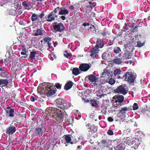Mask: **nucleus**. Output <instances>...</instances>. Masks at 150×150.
I'll return each instance as SVG.
<instances>
[{"label":"nucleus","mask_w":150,"mask_h":150,"mask_svg":"<svg viewBox=\"0 0 150 150\" xmlns=\"http://www.w3.org/2000/svg\"><path fill=\"white\" fill-rule=\"evenodd\" d=\"M90 29H92V31H93V32L94 31H96L95 30V27L94 25H91V26L90 27Z\"/></svg>","instance_id":"54"},{"label":"nucleus","mask_w":150,"mask_h":150,"mask_svg":"<svg viewBox=\"0 0 150 150\" xmlns=\"http://www.w3.org/2000/svg\"><path fill=\"white\" fill-rule=\"evenodd\" d=\"M34 35L35 36L42 35V31L40 29H37L36 31H34Z\"/></svg>","instance_id":"32"},{"label":"nucleus","mask_w":150,"mask_h":150,"mask_svg":"<svg viewBox=\"0 0 150 150\" xmlns=\"http://www.w3.org/2000/svg\"><path fill=\"white\" fill-rule=\"evenodd\" d=\"M147 80L146 79H144L143 80L142 79L140 80V83L143 86H144L147 84Z\"/></svg>","instance_id":"39"},{"label":"nucleus","mask_w":150,"mask_h":150,"mask_svg":"<svg viewBox=\"0 0 150 150\" xmlns=\"http://www.w3.org/2000/svg\"><path fill=\"white\" fill-rule=\"evenodd\" d=\"M52 84L51 83H43L42 86L39 85L37 89L38 92L40 94H45L47 96H51L55 93V91L52 89Z\"/></svg>","instance_id":"1"},{"label":"nucleus","mask_w":150,"mask_h":150,"mask_svg":"<svg viewBox=\"0 0 150 150\" xmlns=\"http://www.w3.org/2000/svg\"><path fill=\"white\" fill-rule=\"evenodd\" d=\"M16 128L15 126L11 124L10 126L7 128L6 133L9 135L12 134L16 131Z\"/></svg>","instance_id":"10"},{"label":"nucleus","mask_w":150,"mask_h":150,"mask_svg":"<svg viewBox=\"0 0 150 150\" xmlns=\"http://www.w3.org/2000/svg\"><path fill=\"white\" fill-rule=\"evenodd\" d=\"M125 72L122 69H120L116 68L115 69L113 72V75L117 79H120V78H118V77L120 76H123Z\"/></svg>","instance_id":"11"},{"label":"nucleus","mask_w":150,"mask_h":150,"mask_svg":"<svg viewBox=\"0 0 150 150\" xmlns=\"http://www.w3.org/2000/svg\"><path fill=\"white\" fill-rule=\"evenodd\" d=\"M148 110V109H147L146 108V109L145 108L143 109L141 111V112L143 114H146L147 111Z\"/></svg>","instance_id":"53"},{"label":"nucleus","mask_w":150,"mask_h":150,"mask_svg":"<svg viewBox=\"0 0 150 150\" xmlns=\"http://www.w3.org/2000/svg\"><path fill=\"white\" fill-rule=\"evenodd\" d=\"M121 51L120 48L119 47H116L114 49V52L115 53H118L121 52Z\"/></svg>","instance_id":"43"},{"label":"nucleus","mask_w":150,"mask_h":150,"mask_svg":"<svg viewBox=\"0 0 150 150\" xmlns=\"http://www.w3.org/2000/svg\"><path fill=\"white\" fill-rule=\"evenodd\" d=\"M90 130H91V132L93 133V132H95L97 131V128L94 125H91Z\"/></svg>","instance_id":"37"},{"label":"nucleus","mask_w":150,"mask_h":150,"mask_svg":"<svg viewBox=\"0 0 150 150\" xmlns=\"http://www.w3.org/2000/svg\"><path fill=\"white\" fill-rule=\"evenodd\" d=\"M108 150H113V148L112 146L111 145H109L107 147Z\"/></svg>","instance_id":"64"},{"label":"nucleus","mask_w":150,"mask_h":150,"mask_svg":"<svg viewBox=\"0 0 150 150\" xmlns=\"http://www.w3.org/2000/svg\"><path fill=\"white\" fill-rule=\"evenodd\" d=\"M62 105L64 106L63 108H61V110L57 109L58 111L60 113H58L59 117L60 118L62 121H63L64 119H66L67 117V115L64 111L65 109H67L69 108L71 105L70 103H65V101L64 102Z\"/></svg>","instance_id":"2"},{"label":"nucleus","mask_w":150,"mask_h":150,"mask_svg":"<svg viewBox=\"0 0 150 150\" xmlns=\"http://www.w3.org/2000/svg\"><path fill=\"white\" fill-rule=\"evenodd\" d=\"M20 47H21L22 48V51L21 52V54L22 55H26V56H24V58H26L27 55H26V48L23 45H22L20 46Z\"/></svg>","instance_id":"31"},{"label":"nucleus","mask_w":150,"mask_h":150,"mask_svg":"<svg viewBox=\"0 0 150 150\" xmlns=\"http://www.w3.org/2000/svg\"><path fill=\"white\" fill-rule=\"evenodd\" d=\"M69 13V11L64 7L60 8V11L59 12V14L60 15H65Z\"/></svg>","instance_id":"20"},{"label":"nucleus","mask_w":150,"mask_h":150,"mask_svg":"<svg viewBox=\"0 0 150 150\" xmlns=\"http://www.w3.org/2000/svg\"><path fill=\"white\" fill-rule=\"evenodd\" d=\"M108 121L110 122H112L113 120V119L111 117H108Z\"/></svg>","instance_id":"63"},{"label":"nucleus","mask_w":150,"mask_h":150,"mask_svg":"<svg viewBox=\"0 0 150 150\" xmlns=\"http://www.w3.org/2000/svg\"><path fill=\"white\" fill-rule=\"evenodd\" d=\"M60 11V7L59 6L57 7L56 8H55L54 10L52 12L54 14H57V13L58 12L59 13Z\"/></svg>","instance_id":"41"},{"label":"nucleus","mask_w":150,"mask_h":150,"mask_svg":"<svg viewBox=\"0 0 150 150\" xmlns=\"http://www.w3.org/2000/svg\"><path fill=\"white\" fill-rule=\"evenodd\" d=\"M125 77V80L129 83H132L134 82L136 77L133 74L132 72H125L123 76L118 77V78L123 79Z\"/></svg>","instance_id":"3"},{"label":"nucleus","mask_w":150,"mask_h":150,"mask_svg":"<svg viewBox=\"0 0 150 150\" xmlns=\"http://www.w3.org/2000/svg\"><path fill=\"white\" fill-rule=\"evenodd\" d=\"M89 5H88V6H89L90 8H92L95 7L96 5L95 2H91V1L89 2Z\"/></svg>","instance_id":"42"},{"label":"nucleus","mask_w":150,"mask_h":150,"mask_svg":"<svg viewBox=\"0 0 150 150\" xmlns=\"http://www.w3.org/2000/svg\"><path fill=\"white\" fill-rule=\"evenodd\" d=\"M107 134L110 135H112L114 134L112 130L111 129H109L107 132Z\"/></svg>","instance_id":"51"},{"label":"nucleus","mask_w":150,"mask_h":150,"mask_svg":"<svg viewBox=\"0 0 150 150\" xmlns=\"http://www.w3.org/2000/svg\"><path fill=\"white\" fill-rule=\"evenodd\" d=\"M87 78H88L89 80L92 82H96L98 79L97 77L93 74H91L86 76L85 79Z\"/></svg>","instance_id":"21"},{"label":"nucleus","mask_w":150,"mask_h":150,"mask_svg":"<svg viewBox=\"0 0 150 150\" xmlns=\"http://www.w3.org/2000/svg\"><path fill=\"white\" fill-rule=\"evenodd\" d=\"M53 56L54 57V58H56V56H55V55H54V54H52V55H49L48 56V57L49 58H50V59L52 60H54V59L53 58H50V57H51L52 56Z\"/></svg>","instance_id":"57"},{"label":"nucleus","mask_w":150,"mask_h":150,"mask_svg":"<svg viewBox=\"0 0 150 150\" xmlns=\"http://www.w3.org/2000/svg\"><path fill=\"white\" fill-rule=\"evenodd\" d=\"M115 81L114 79L112 78H110L109 79L108 82L110 84L112 85L114 84L115 83Z\"/></svg>","instance_id":"44"},{"label":"nucleus","mask_w":150,"mask_h":150,"mask_svg":"<svg viewBox=\"0 0 150 150\" xmlns=\"http://www.w3.org/2000/svg\"><path fill=\"white\" fill-rule=\"evenodd\" d=\"M111 76V73L109 72V71L106 69H104L101 77L107 79L110 77Z\"/></svg>","instance_id":"17"},{"label":"nucleus","mask_w":150,"mask_h":150,"mask_svg":"<svg viewBox=\"0 0 150 150\" xmlns=\"http://www.w3.org/2000/svg\"><path fill=\"white\" fill-rule=\"evenodd\" d=\"M4 64L5 65H7L8 64L9 62H10L7 59H4Z\"/></svg>","instance_id":"62"},{"label":"nucleus","mask_w":150,"mask_h":150,"mask_svg":"<svg viewBox=\"0 0 150 150\" xmlns=\"http://www.w3.org/2000/svg\"><path fill=\"white\" fill-rule=\"evenodd\" d=\"M91 67L90 65L87 63H82L79 67L80 70L83 71H87Z\"/></svg>","instance_id":"15"},{"label":"nucleus","mask_w":150,"mask_h":150,"mask_svg":"<svg viewBox=\"0 0 150 150\" xmlns=\"http://www.w3.org/2000/svg\"><path fill=\"white\" fill-rule=\"evenodd\" d=\"M72 73L76 76L78 75L80 73L79 69L76 67L74 68L72 70Z\"/></svg>","instance_id":"33"},{"label":"nucleus","mask_w":150,"mask_h":150,"mask_svg":"<svg viewBox=\"0 0 150 150\" xmlns=\"http://www.w3.org/2000/svg\"><path fill=\"white\" fill-rule=\"evenodd\" d=\"M37 54V53L34 51H33L31 52L30 54V57L32 59H34L35 55Z\"/></svg>","instance_id":"40"},{"label":"nucleus","mask_w":150,"mask_h":150,"mask_svg":"<svg viewBox=\"0 0 150 150\" xmlns=\"http://www.w3.org/2000/svg\"><path fill=\"white\" fill-rule=\"evenodd\" d=\"M22 5L26 9L30 10L31 9V4L28 2V0L24 1L22 2Z\"/></svg>","instance_id":"24"},{"label":"nucleus","mask_w":150,"mask_h":150,"mask_svg":"<svg viewBox=\"0 0 150 150\" xmlns=\"http://www.w3.org/2000/svg\"><path fill=\"white\" fill-rule=\"evenodd\" d=\"M144 43H142L140 41L137 42V46L138 47H141L144 45Z\"/></svg>","instance_id":"48"},{"label":"nucleus","mask_w":150,"mask_h":150,"mask_svg":"<svg viewBox=\"0 0 150 150\" xmlns=\"http://www.w3.org/2000/svg\"><path fill=\"white\" fill-rule=\"evenodd\" d=\"M118 140H115L113 142V143L115 144L117 143V145L115 147L114 146V149L115 150H124L125 148V145L122 143H120L119 144L118 142Z\"/></svg>","instance_id":"13"},{"label":"nucleus","mask_w":150,"mask_h":150,"mask_svg":"<svg viewBox=\"0 0 150 150\" xmlns=\"http://www.w3.org/2000/svg\"><path fill=\"white\" fill-rule=\"evenodd\" d=\"M71 136L69 135H66L64 136V139L61 140V142L62 143L65 144L66 146H67L68 144L70 143L71 144H73V142H71Z\"/></svg>","instance_id":"8"},{"label":"nucleus","mask_w":150,"mask_h":150,"mask_svg":"<svg viewBox=\"0 0 150 150\" xmlns=\"http://www.w3.org/2000/svg\"><path fill=\"white\" fill-rule=\"evenodd\" d=\"M90 24L88 23H83V25L84 27H85L86 26H88L90 25Z\"/></svg>","instance_id":"61"},{"label":"nucleus","mask_w":150,"mask_h":150,"mask_svg":"<svg viewBox=\"0 0 150 150\" xmlns=\"http://www.w3.org/2000/svg\"><path fill=\"white\" fill-rule=\"evenodd\" d=\"M95 93L98 97L101 98L102 97H104L105 96V94L103 90L101 89H98L96 91Z\"/></svg>","instance_id":"27"},{"label":"nucleus","mask_w":150,"mask_h":150,"mask_svg":"<svg viewBox=\"0 0 150 150\" xmlns=\"http://www.w3.org/2000/svg\"><path fill=\"white\" fill-rule=\"evenodd\" d=\"M55 86V87L58 89H61V88L62 84H60L59 83H56Z\"/></svg>","instance_id":"46"},{"label":"nucleus","mask_w":150,"mask_h":150,"mask_svg":"<svg viewBox=\"0 0 150 150\" xmlns=\"http://www.w3.org/2000/svg\"><path fill=\"white\" fill-rule=\"evenodd\" d=\"M97 45L96 46L100 48H102L104 45V43L102 39L98 38L96 41Z\"/></svg>","instance_id":"25"},{"label":"nucleus","mask_w":150,"mask_h":150,"mask_svg":"<svg viewBox=\"0 0 150 150\" xmlns=\"http://www.w3.org/2000/svg\"><path fill=\"white\" fill-rule=\"evenodd\" d=\"M128 108L127 107H125L122 108L120 110V112L122 115H125V114L127 112Z\"/></svg>","instance_id":"34"},{"label":"nucleus","mask_w":150,"mask_h":150,"mask_svg":"<svg viewBox=\"0 0 150 150\" xmlns=\"http://www.w3.org/2000/svg\"><path fill=\"white\" fill-rule=\"evenodd\" d=\"M30 19L33 22L38 21L40 20V19L38 17V15L35 13L32 14Z\"/></svg>","instance_id":"26"},{"label":"nucleus","mask_w":150,"mask_h":150,"mask_svg":"<svg viewBox=\"0 0 150 150\" xmlns=\"http://www.w3.org/2000/svg\"><path fill=\"white\" fill-rule=\"evenodd\" d=\"M99 51V50L98 47L97 46H96L95 47H93V48L91 50V54L90 55L91 56V57H94L95 55L96 54L98 53Z\"/></svg>","instance_id":"23"},{"label":"nucleus","mask_w":150,"mask_h":150,"mask_svg":"<svg viewBox=\"0 0 150 150\" xmlns=\"http://www.w3.org/2000/svg\"><path fill=\"white\" fill-rule=\"evenodd\" d=\"M73 83L71 81H69L64 86V89L66 90L69 89L72 87Z\"/></svg>","instance_id":"28"},{"label":"nucleus","mask_w":150,"mask_h":150,"mask_svg":"<svg viewBox=\"0 0 150 150\" xmlns=\"http://www.w3.org/2000/svg\"><path fill=\"white\" fill-rule=\"evenodd\" d=\"M51 39L50 37H46L44 38L43 40L45 42L48 43L51 40Z\"/></svg>","instance_id":"49"},{"label":"nucleus","mask_w":150,"mask_h":150,"mask_svg":"<svg viewBox=\"0 0 150 150\" xmlns=\"http://www.w3.org/2000/svg\"><path fill=\"white\" fill-rule=\"evenodd\" d=\"M115 62L118 64H122L123 63L122 58L121 59L119 58H117L115 59L114 60Z\"/></svg>","instance_id":"38"},{"label":"nucleus","mask_w":150,"mask_h":150,"mask_svg":"<svg viewBox=\"0 0 150 150\" xmlns=\"http://www.w3.org/2000/svg\"><path fill=\"white\" fill-rule=\"evenodd\" d=\"M58 16L57 14H54L51 12L47 16H46L45 18L46 21L49 22H51L54 21L55 18H57Z\"/></svg>","instance_id":"12"},{"label":"nucleus","mask_w":150,"mask_h":150,"mask_svg":"<svg viewBox=\"0 0 150 150\" xmlns=\"http://www.w3.org/2000/svg\"><path fill=\"white\" fill-rule=\"evenodd\" d=\"M15 11L16 12V15L17 16L21 14L22 13V12L19 9H17L15 10Z\"/></svg>","instance_id":"47"},{"label":"nucleus","mask_w":150,"mask_h":150,"mask_svg":"<svg viewBox=\"0 0 150 150\" xmlns=\"http://www.w3.org/2000/svg\"><path fill=\"white\" fill-rule=\"evenodd\" d=\"M30 100L31 101L34 102L35 100V98L34 96H31L30 98Z\"/></svg>","instance_id":"58"},{"label":"nucleus","mask_w":150,"mask_h":150,"mask_svg":"<svg viewBox=\"0 0 150 150\" xmlns=\"http://www.w3.org/2000/svg\"><path fill=\"white\" fill-rule=\"evenodd\" d=\"M45 16L44 13L43 11H42L41 13L38 15V18H42Z\"/></svg>","instance_id":"52"},{"label":"nucleus","mask_w":150,"mask_h":150,"mask_svg":"<svg viewBox=\"0 0 150 150\" xmlns=\"http://www.w3.org/2000/svg\"><path fill=\"white\" fill-rule=\"evenodd\" d=\"M113 101L114 106L116 105V107L117 105H122L124 104L125 101L124 100V97L122 95H117L113 97Z\"/></svg>","instance_id":"4"},{"label":"nucleus","mask_w":150,"mask_h":150,"mask_svg":"<svg viewBox=\"0 0 150 150\" xmlns=\"http://www.w3.org/2000/svg\"><path fill=\"white\" fill-rule=\"evenodd\" d=\"M78 95L79 96L81 97L83 96V94H84V93L82 92L81 91H80L79 92Z\"/></svg>","instance_id":"60"},{"label":"nucleus","mask_w":150,"mask_h":150,"mask_svg":"<svg viewBox=\"0 0 150 150\" xmlns=\"http://www.w3.org/2000/svg\"><path fill=\"white\" fill-rule=\"evenodd\" d=\"M35 134L38 136H42L44 132L42 128L37 127L35 130Z\"/></svg>","instance_id":"19"},{"label":"nucleus","mask_w":150,"mask_h":150,"mask_svg":"<svg viewBox=\"0 0 150 150\" xmlns=\"http://www.w3.org/2000/svg\"><path fill=\"white\" fill-rule=\"evenodd\" d=\"M103 59L105 60H108L110 59V57L109 53L105 52L103 53L102 55Z\"/></svg>","instance_id":"30"},{"label":"nucleus","mask_w":150,"mask_h":150,"mask_svg":"<svg viewBox=\"0 0 150 150\" xmlns=\"http://www.w3.org/2000/svg\"><path fill=\"white\" fill-rule=\"evenodd\" d=\"M115 91L118 93L125 95L128 93V88L126 86L121 85L117 88Z\"/></svg>","instance_id":"7"},{"label":"nucleus","mask_w":150,"mask_h":150,"mask_svg":"<svg viewBox=\"0 0 150 150\" xmlns=\"http://www.w3.org/2000/svg\"><path fill=\"white\" fill-rule=\"evenodd\" d=\"M127 26V23H125V26L123 28V30L124 31H125L126 30H127L128 28Z\"/></svg>","instance_id":"59"},{"label":"nucleus","mask_w":150,"mask_h":150,"mask_svg":"<svg viewBox=\"0 0 150 150\" xmlns=\"http://www.w3.org/2000/svg\"><path fill=\"white\" fill-rule=\"evenodd\" d=\"M54 32L56 33L59 32L62 33L64 30V25L62 23H57L56 22L53 23L52 24Z\"/></svg>","instance_id":"5"},{"label":"nucleus","mask_w":150,"mask_h":150,"mask_svg":"<svg viewBox=\"0 0 150 150\" xmlns=\"http://www.w3.org/2000/svg\"><path fill=\"white\" fill-rule=\"evenodd\" d=\"M139 140L137 139L134 138H132L131 137H127L125 141V142L129 145H131L134 144L133 147L136 149L138 148L139 146L138 144H136V143L138 142Z\"/></svg>","instance_id":"6"},{"label":"nucleus","mask_w":150,"mask_h":150,"mask_svg":"<svg viewBox=\"0 0 150 150\" xmlns=\"http://www.w3.org/2000/svg\"><path fill=\"white\" fill-rule=\"evenodd\" d=\"M91 103L92 105L93 106L95 107L97 105V104L96 102L94 100H91Z\"/></svg>","instance_id":"50"},{"label":"nucleus","mask_w":150,"mask_h":150,"mask_svg":"<svg viewBox=\"0 0 150 150\" xmlns=\"http://www.w3.org/2000/svg\"><path fill=\"white\" fill-rule=\"evenodd\" d=\"M121 115L120 114L118 115V116L117 117V121H118L121 120L122 119V117H121Z\"/></svg>","instance_id":"56"},{"label":"nucleus","mask_w":150,"mask_h":150,"mask_svg":"<svg viewBox=\"0 0 150 150\" xmlns=\"http://www.w3.org/2000/svg\"><path fill=\"white\" fill-rule=\"evenodd\" d=\"M108 140L107 139H103L101 141V143L102 144V145L104 146V147H107L109 145H108Z\"/></svg>","instance_id":"35"},{"label":"nucleus","mask_w":150,"mask_h":150,"mask_svg":"<svg viewBox=\"0 0 150 150\" xmlns=\"http://www.w3.org/2000/svg\"><path fill=\"white\" fill-rule=\"evenodd\" d=\"M130 54V53H125L123 55L122 59L124 60H125V59H129L131 57Z\"/></svg>","instance_id":"36"},{"label":"nucleus","mask_w":150,"mask_h":150,"mask_svg":"<svg viewBox=\"0 0 150 150\" xmlns=\"http://www.w3.org/2000/svg\"><path fill=\"white\" fill-rule=\"evenodd\" d=\"M138 104L136 103H135L133 104L132 106L133 109L134 110H137L138 109Z\"/></svg>","instance_id":"45"},{"label":"nucleus","mask_w":150,"mask_h":150,"mask_svg":"<svg viewBox=\"0 0 150 150\" xmlns=\"http://www.w3.org/2000/svg\"><path fill=\"white\" fill-rule=\"evenodd\" d=\"M15 109H14L6 111V115L7 118L13 117L15 116Z\"/></svg>","instance_id":"18"},{"label":"nucleus","mask_w":150,"mask_h":150,"mask_svg":"<svg viewBox=\"0 0 150 150\" xmlns=\"http://www.w3.org/2000/svg\"><path fill=\"white\" fill-rule=\"evenodd\" d=\"M5 13L6 15H10L12 16L16 15V12L15 10L11 9L7 10L5 11Z\"/></svg>","instance_id":"29"},{"label":"nucleus","mask_w":150,"mask_h":150,"mask_svg":"<svg viewBox=\"0 0 150 150\" xmlns=\"http://www.w3.org/2000/svg\"><path fill=\"white\" fill-rule=\"evenodd\" d=\"M8 83V81L7 79H1L0 80V86L1 88L6 86Z\"/></svg>","instance_id":"22"},{"label":"nucleus","mask_w":150,"mask_h":150,"mask_svg":"<svg viewBox=\"0 0 150 150\" xmlns=\"http://www.w3.org/2000/svg\"><path fill=\"white\" fill-rule=\"evenodd\" d=\"M10 76L5 70H3L2 68H0V77L5 79H8Z\"/></svg>","instance_id":"14"},{"label":"nucleus","mask_w":150,"mask_h":150,"mask_svg":"<svg viewBox=\"0 0 150 150\" xmlns=\"http://www.w3.org/2000/svg\"><path fill=\"white\" fill-rule=\"evenodd\" d=\"M58 109L57 108H54L52 107H49L47 108L45 110L46 112L48 113H52L53 111L54 113H56L57 115V117H59L58 113H59L60 112L58 111Z\"/></svg>","instance_id":"16"},{"label":"nucleus","mask_w":150,"mask_h":150,"mask_svg":"<svg viewBox=\"0 0 150 150\" xmlns=\"http://www.w3.org/2000/svg\"><path fill=\"white\" fill-rule=\"evenodd\" d=\"M65 101L62 98H59L56 99L54 101V104L57 106L58 108L57 109L61 110V108H63L64 106L62 105L63 104Z\"/></svg>","instance_id":"9"},{"label":"nucleus","mask_w":150,"mask_h":150,"mask_svg":"<svg viewBox=\"0 0 150 150\" xmlns=\"http://www.w3.org/2000/svg\"><path fill=\"white\" fill-rule=\"evenodd\" d=\"M64 55L65 57L67 58H68L69 57L71 56V54L69 53H67L64 54Z\"/></svg>","instance_id":"55"}]
</instances>
